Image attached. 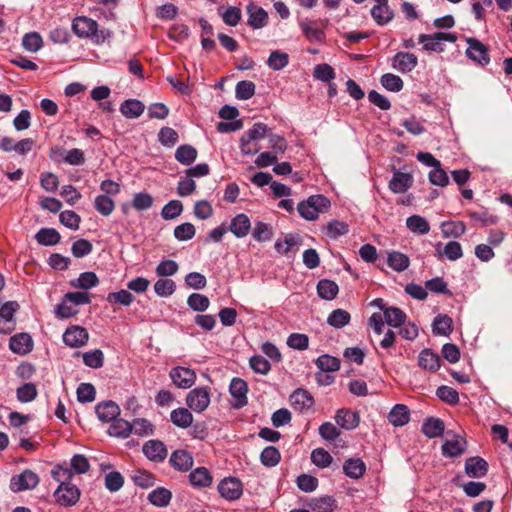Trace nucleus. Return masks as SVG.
<instances>
[{
    "label": "nucleus",
    "mask_w": 512,
    "mask_h": 512,
    "mask_svg": "<svg viewBox=\"0 0 512 512\" xmlns=\"http://www.w3.org/2000/svg\"><path fill=\"white\" fill-rule=\"evenodd\" d=\"M212 476L205 467H198L189 474V481L193 487L204 488L212 484Z\"/></svg>",
    "instance_id": "nucleus-26"
},
{
    "label": "nucleus",
    "mask_w": 512,
    "mask_h": 512,
    "mask_svg": "<svg viewBox=\"0 0 512 512\" xmlns=\"http://www.w3.org/2000/svg\"><path fill=\"white\" fill-rule=\"evenodd\" d=\"M89 339L88 331L80 326L73 325L66 329L63 334L64 343L72 348L84 346Z\"/></svg>",
    "instance_id": "nucleus-9"
},
{
    "label": "nucleus",
    "mask_w": 512,
    "mask_h": 512,
    "mask_svg": "<svg viewBox=\"0 0 512 512\" xmlns=\"http://www.w3.org/2000/svg\"><path fill=\"white\" fill-rule=\"evenodd\" d=\"M183 211V205L179 200L169 201L161 211V216L165 220H172L177 218Z\"/></svg>",
    "instance_id": "nucleus-58"
},
{
    "label": "nucleus",
    "mask_w": 512,
    "mask_h": 512,
    "mask_svg": "<svg viewBox=\"0 0 512 512\" xmlns=\"http://www.w3.org/2000/svg\"><path fill=\"white\" fill-rule=\"evenodd\" d=\"M351 316L344 309L333 310L327 318V323L337 329H340L350 322Z\"/></svg>",
    "instance_id": "nucleus-45"
},
{
    "label": "nucleus",
    "mask_w": 512,
    "mask_h": 512,
    "mask_svg": "<svg viewBox=\"0 0 512 512\" xmlns=\"http://www.w3.org/2000/svg\"><path fill=\"white\" fill-rule=\"evenodd\" d=\"M98 283L99 279L94 272H83L79 275L78 279L75 283H73V285L77 288L87 290L95 287Z\"/></svg>",
    "instance_id": "nucleus-64"
},
{
    "label": "nucleus",
    "mask_w": 512,
    "mask_h": 512,
    "mask_svg": "<svg viewBox=\"0 0 512 512\" xmlns=\"http://www.w3.org/2000/svg\"><path fill=\"white\" fill-rule=\"evenodd\" d=\"M406 226L411 232L420 235L427 234L430 230L427 220L419 215L408 217L406 220Z\"/></svg>",
    "instance_id": "nucleus-43"
},
{
    "label": "nucleus",
    "mask_w": 512,
    "mask_h": 512,
    "mask_svg": "<svg viewBox=\"0 0 512 512\" xmlns=\"http://www.w3.org/2000/svg\"><path fill=\"white\" fill-rule=\"evenodd\" d=\"M417 64V56L409 52H398L392 58V67L401 73L411 72Z\"/></svg>",
    "instance_id": "nucleus-12"
},
{
    "label": "nucleus",
    "mask_w": 512,
    "mask_h": 512,
    "mask_svg": "<svg viewBox=\"0 0 512 512\" xmlns=\"http://www.w3.org/2000/svg\"><path fill=\"white\" fill-rule=\"evenodd\" d=\"M300 27L304 36L310 42H321L325 37L324 32L321 29L313 26L310 22L303 21L300 23Z\"/></svg>",
    "instance_id": "nucleus-54"
},
{
    "label": "nucleus",
    "mask_w": 512,
    "mask_h": 512,
    "mask_svg": "<svg viewBox=\"0 0 512 512\" xmlns=\"http://www.w3.org/2000/svg\"><path fill=\"white\" fill-rule=\"evenodd\" d=\"M432 331L435 335L448 336L452 332V319L445 314H439L434 318Z\"/></svg>",
    "instance_id": "nucleus-31"
},
{
    "label": "nucleus",
    "mask_w": 512,
    "mask_h": 512,
    "mask_svg": "<svg viewBox=\"0 0 512 512\" xmlns=\"http://www.w3.org/2000/svg\"><path fill=\"white\" fill-rule=\"evenodd\" d=\"M171 421L180 428H187L193 422L192 413L186 408L174 409L170 414Z\"/></svg>",
    "instance_id": "nucleus-36"
},
{
    "label": "nucleus",
    "mask_w": 512,
    "mask_h": 512,
    "mask_svg": "<svg viewBox=\"0 0 512 512\" xmlns=\"http://www.w3.org/2000/svg\"><path fill=\"white\" fill-rule=\"evenodd\" d=\"M144 104L136 99L125 100L120 106V112L129 119L138 118L144 112Z\"/></svg>",
    "instance_id": "nucleus-28"
},
{
    "label": "nucleus",
    "mask_w": 512,
    "mask_h": 512,
    "mask_svg": "<svg viewBox=\"0 0 512 512\" xmlns=\"http://www.w3.org/2000/svg\"><path fill=\"white\" fill-rule=\"evenodd\" d=\"M371 16L378 25L382 26L393 19L394 13L388 3H383L373 6L371 9Z\"/></svg>",
    "instance_id": "nucleus-29"
},
{
    "label": "nucleus",
    "mask_w": 512,
    "mask_h": 512,
    "mask_svg": "<svg viewBox=\"0 0 512 512\" xmlns=\"http://www.w3.org/2000/svg\"><path fill=\"white\" fill-rule=\"evenodd\" d=\"M9 346L15 353L26 354L31 351L33 343L29 334L20 333L11 337Z\"/></svg>",
    "instance_id": "nucleus-24"
},
{
    "label": "nucleus",
    "mask_w": 512,
    "mask_h": 512,
    "mask_svg": "<svg viewBox=\"0 0 512 512\" xmlns=\"http://www.w3.org/2000/svg\"><path fill=\"white\" fill-rule=\"evenodd\" d=\"M74 33L80 38H90L95 44H102L112 35L108 29L98 30L96 21L88 17H77L72 23Z\"/></svg>",
    "instance_id": "nucleus-2"
},
{
    "label": "nucleus",
    "mask_w": 512,
    "mask_h": 512,
    "mask_svg": "<svg viewBox=\"0 0 512 512\" xmlns=\"http://www.w3.org/2000/svg\"><path fill=\"white\" fill-rule=\"evenodd\" d=\"M488 463L481 457H470L465 462V472L469 477L480 478L486 475Z\"/></svg>",
    "instance_id": "nucleus-19"
},
{
    "label": "nucleus",
    "mask_w": 512,
    "mask_h": 512,
    "mask_svg": "<svg viewBox=\"0 0 512 512\" xmlns=\"http://www.w3.org/2000/svg\"><path fill=\"white\" fill-rule=\"evenodd\" d=\"M218 491L226 500H237L243 492L242 483L234 477L225 478L219 483Z\"/></svg>",
    "instance_id": "nucleus-10"
},
{
    "label": "nucleus",
    "mask_w": 512,
    "mask_h": 512,
    "mask_svg": "<svg viewBox=\"0 0 512 512\" xmlns=\"http://www.w3.org/2000/svg\"><path fill=\"white\" fill-rule=\"evenodd\" d=\"M366 470L365 463L359 458H350L344 462V473L354 479L360 478Z\"/></svg>",
    "instance_id": "nucleus-30"
},
{
    "label": "nucleus",
    "mask_w": 512,
    "mask_h": 512,
    "mask_svg": "<svg viewBox=\"0 0 512 512\" xmlns=\"http://www.w3.org/2000/svg\"><path fill=\"white\" fill-rule=\"evenodd\" d=\"M144 455L153 462H163L168 454L165 444L160 440H149L142 448Z\"/></svg>",
    "instance_id": "nucleus-11"
},
{
    "label": "nucleus",
    "mask_w": 512,
    "mask_h": 512,
    "mask_svg": "<svg viewBox=\"0 0 512 512\" xmlns=\"http://www.w3.org/2000/svg\"><path fill=\"white\" fill-rule=\"evenodd\" d=\"M466 42L468 44L466 55L470 60L481 66L490 62L489 50L482 42L476 38H468Z\"/></svg>",
    "instance_id": "nucleus-7"
},
{
    "label": "nucleus",
    "mask_w": 512,
    "mask_h": 512,
    "mask_svg": "<svg viewBox=\"0 0 512 512\" xmlns=\"http://www.w3.org/2000/svg\"><path fill=\"white\" fill-rule=\"evenodd\" d=\"M187 406L196 413L205 411L210 404V392L206 387L192 389L186 396Z\"/></svg>",
    "instance_id": "nucleus-5"
},
{
    "label": "nucleus",
    "mask_w": 512,
    "mask_h": 512,
    "mask_svg": "<svg viewBox=\"0 0 512 512\" xmlns=\"http://www.w3.org/2000/svg\"><path fill=\"white\" fill-rule=\"evenodd\" d=\"M384 320L385 322L392 327H401L406 320L405 313L397 307H388L384 310Z\"/></svg>",
    "instance_id": "nucleus-40"
},
{
    "label": "nucleus",
    "mask_w": 512,
    "mask_h": 512,
    "mask_svg": "<svg viewBox=\"0 0 512 512\" xmlns=\"http://www.w3.org/2000/svg\"><path fill=\"white\" fill-rule=\"evenodd\" d=\"M197 158V150L188 144L180 145L175 151V159L182 165H190Z\"/></svg>",
    "instance_id": "nucleus-34"
},
{
    "label": "nucleus",
    "mask_w": 512,
    "mask_h": 512,
    "mask_svg": "<svg viewBox=\"0 0 512 512\" xmlns=\"http://www.w3.org/2000/svg\"><path fill=\"white\" fill-rule=\"evenodd\" d=\"M288 62H289L288 54L285 52L276 50V51L271 52V54L267 60V65L271 69H273L275 71H279V70H282L283 68H285L288 65Z\"/></svg>",
    "instance_id": "nucleus-48"
},
{
    "label": "nucleus",
    "mask_w": 512,
    "mask_h": 512,
    "mask_svg": "<svg viewBox=\"0 0 512 512\" xmlns=\"http://www.w3.org/2000/svg\"><path fill=\"white\" fill-rule=\"evenodd\" d=\"M82 358L86 366L94 369L101 368L104 363V354L100 349L85 352Z\"/></svg>",
    "instance_id": "nucleus-49"
},
{
    "label": "nucleus",
    "mask_w": 512,
    "mask_h": 512,
    "mask_svg": "<svg viewBox=\"0 0 512 512\" xmlns=\"http://www.w3.org/2000/svg\"><path fill=\"white\" fill-rule=\"evenodd\" d=\"M413 182L414 179L411 174L394 170L389 182V189L396 194L405 193L413 185Z\"/></svg>",
    "instance_id": "nucleus-13"
},
{
    "label": "nucleus",
    "mask_w": 512,
    "mask_h": 512,
    "mask_svg": "<svg viewBox=\"0 0 512 512\" xmlns=\"http://www.w3.org/2000/svg\"><path fill=\"white\" fill-rule=\"evenodd\" d=\"M387 263L394 271L403 272L409 267L410 260L407 255L393 251L388 254Z\"/></svg>",
    "instance_id": "nucleus-37"
},
{
    "label": "nucleus",
    "mask_w": 512,
    "mask_h": 512,
    "mask_svg": "<svg viewBox=\"0 0 512 512\" xmlns=\"http://www.w3.org/2000/svg\"><path fill=\"white\" fill-rule=\"evenodd\" d=\"M311 461L317 467L326 468L332 462V456L323 448L314 449L311 453Z\"/></svg>",
    "instance_id": "nucleus-62"
},
{
    "label": "nucleus",
    "mask_w": 512,
    "mask_h": 512,
    "mask_svg": "<svg viewBox=\"0 0 512 512\" xmlns=\"http://www.w3.org/2000/svg\"><path fill=\"white\" fill-rule=\"evenodd\" d=\"M444 422L439 418H428L422 425V432L429 438H436L443 434Z\"/></svg>",
    "instance_id": "nucleus-35"
},
{
    "label": "nucleus",
    "mask_w": 512,
    "mask_h": 512,
    "mask_svg": "<svg viewBox=\"0 0 512 512\" xmlns=\"http://www.w3.org/2000/svg\"><path fill=\"white\" fill-rule=\"evenodd\" d=\"M389 422L395 427L406 425L410 420V412L406 405H395L388 414Z\"/></svg>",
    "instance_id": "nucleus-25"
},
{
    "label": "nucleus",
    "mask_w": 512,
    "mask_h": 512,
    "mask_svg": "<svg viewBox=\"0 0 512 512\" xmlns=\"http://www.w3.org/2000/svg\"><path fill=\"white\" fill-rule=\"evenodd\" d=\"M316 365L322 372H335L340 368V360L336 357L324 354L316 359Z\"/></svg>",
    "instance_id": "nucleus-46"
},
{
    "label": "nucleus",
    "mask_w": 512,
    "mask_h": 512,
    "mask_svg": "<svg viewBox=\"0 0 512 512\" xmlns=\"http://www.w3.org/2000/svg\"><path fill=\"white\" fill-rule=\"evenodd\" d=\"M335 421L342 428L352 430L359 425L360 417L357 412L341 408L336 412Z\"/></svg>",
    "instance_id": "nucleus-17"
},
{
    "label": "nucleus",
    "mask_w": 512,
    "mask_h": 512,
    "mask_svg": "<svg viewBox=\"0 0 512 512\" xmlns=\"http://www.w3.org/2000/svg\"><path fill=\"white\" fill-rule=\"evenodd\" d=\"M96 414L102 422L115 420L120 414L119 406L113 401H104L96 406Z\"/></svg>",
    "instance_id": "nucleus-20"
},
{
    "label": "nucleus",
    "mask_w": 512,
    "mask_h": 512,
    "mask_svg": "<svg viewBox=\"0 0 512 512\" xmlns=\"http://www.w3.org/2000/svg\"><path fill=\"white\" fill-rule=\"evenodd\" d=\"M418 364L424 370L436 372L440 368V358L431 349H424L419 354Z\"/></svg>",
    "instance_id": "nucleus-23"
},
{
    "label": "nucleus",
    "mask_w": 512,
    "mask_h": 512,
    "mask_svg": "<svg viewBox=\"0 0 512 512\" xmlns=\"http://www.w3.org/2000/svg\"><path fill=\"white\" fill-rule=\"evenodd\" d=\"M60 222L71 230H78L81 222L80 216L72 210H65L59 215Z\"/></svg>",
    "instance_id": "nucleus-63"
},
{
    "label": "nucleus",
    "mask_w": 512,
    "mask_h": 512,
    "mask_svg": "<svg viewBox=\"0 0 512 512\" xmlns=\"http://www.w3.org/2000/svg\"><path fill=\"white\" fill-rule=\"evenodd\" d=\"M330 207V201L323 195H312L307 200L298 204L297 210L305 220L313 221L320 213L326 212Z\"/></svg>",
    "instance_id": "nucleus-3"
},
{
    "label": "nucleus",
    "mask_w": 512,
    "mask_h": 512,
    "mask_svg": "<svg viewBox=\"0 0 512 512\" xmlns=\"http://www.w3.org/2000/svg\"><path fill=\"white\" fill-rule=\"evenodd\" d=\"M172 498V493L163 487H159L148 495V500L151 504L158 506V507H165L167 506Z\"/></svg>",
    "instance_id": "nucleus-42"
},
{
    "label": "nucleus",
    "mask_w": 512,
    "mask_h": 512,
    "mask_svg": "<svg viewBox=\"0 0 512 512\" xmlns=\"http://www.w3.org/2000/svg\"><path fill=\"white\" fill-rule=\"evenodd\" d=\"M229 391L232 395V397H234L236 400H237V403L235 404L236 407H242L244 405H246L247 403V391H248V387H247V383L242 380L241 378H233L231 383H230V387H229Z\"/></svg>",
    "instance_id": "nucleus-22"
},
{
    "label": "nucleus",
    "mask_w": 512,
    "mask_h": 512,
    "mask_svg": "<svg viewBox=\"0 0 512 512\" xmlns=\"http://www.w3.org/2000/svg\"><path fill=\"white\" fill-rule=\"evenodd\" d=\"M51 475L60 483L54 492L56 502L65 507L75 505L80 498V490L70 482L72 478L71 471L67 467L57 465L51 471Z\"/></svg>",
    "instance_id": "nucleus-1"
},
{
    "label": "nucleus",
    "mask_w": 512,
    "mask_h": 512,
    "mask_svg": "<svg viewBox=\"0 0 512 512\" xmlns=\"http://www.w3.org/2000/svg\"><path fill=\"white\" fill-rule=\"evenodd\" d=\"M426 51L441 53L444 51V42H455L457 36L453 33L436 32L433 34H421L418 38Z\"/></svg>",
    "instance_id": "nucleus-4"
},
{
    "label": "nucleus",
    "mask_w": 512,
    "mask_h": 512,
    "mask_svg": "<svg viewBox=\"0 0 512 512\" xmlns=\"http://www.w3.org/2000/svg\"><path fill=\"white\" fill-rule=\"evenodd\" d=\"M16 394L20 402L28 403L37 397V388L33 383H25L17 388Z\"/></svg>",
    "instance_id": "nucleus-56"
},
{
    "label": "nucleus",
    "mask_w": 512,
    "mask_h": 512,
    "mask_svg": "<svg viewBox=\"0 0 512 512\" xmlns=\"http://www.w3.org/2000/svg\"><path fill=\"white\" fill-rule=\"evenodd\" d=\"M338 285L328 279L320 280L317 284L318 296L324 300H333L338 294Z\"/></svg>",
    "instance_id": "nucleus-32"
},
{
    "label": "nucleus",
    "mask_w": 512,
    "mask_h": 512,
    "mask_svg": "<svg viewBox=\"0 0 512 512\" xmlns=\"http://www.w3.org/2000/svg\"><path fill=\"white\" fill-rule=\"evenodd\" d=\"M42 44V37L37 32L27 33L22 39L24 49L30 52H37L42 47Z\"/></svg>",
    "instance_id": "nucleus-57"
},
{
    "label": "nucleus",
    "mask_w": 512,
    "mask_h": 512,
    "mask_svg": "<svg viewBox=\"0 0 512 512\" xmlns=\"http://www.w3.org/2000/svg\"><path fill=\"white\" fill-rule=\"evenodd\" d=\"M39 483L38 475L32 470L26 469L19 475H14L10 480V489L13 492L32 490Z\"/></svg>",
    "instance_id": "nucleus-6"
},
{
    "label": "nucleus",
    "mask_w": 512,
    "mask_h": 512,
    "mask_svg": "<svg viewBox=\"0 0 512 512\" xmlns=\"http://www.w3.org/2000/svg\"><path fill=\"white\" fill-rule=\"evenodd\" d=\"M37 242L44 246H53L60 242L61 236L56 229L42 228L35 235Z\"/></svg>",
    "instance_id": "nucleus-33"
},
{
    "label": "nucleus",
    "mask_w": 512,
    "mask_h": 512,
    "mask_svg": "<svg viewBox=\"0 0 512 512\" xmlns=\"http://www.w3.org/2000/svg\"><path fill=\"white\" fill-rule=\"evenodd\" d=\"M465 440L460 437H455L451 440H446L442 445V452L446 456L455 457L461 455L465 450Z\"/></svg>",
    "instance_id": "nucleus-39"
},
{
    "label": "nucleus",
    "mask_w": 512,
    "mask_h": 512,
    "mask_svg": "<svg viewBox=\"0 0 512 512\" xmlns=\"http://www.w3.org/2000/svg\"><path fill=\"white\" fill-rule=\"evenodd\" d=\"M178 138V133L170 127H163L158 133V141L165 147H173Z\"/></svg>",
    "instance_id": "nucleus-61"
},
{
    "label": "nucleus",
    "mask_w": 512,
    "mask_h": 512,
    "mask_svg": "<svg viewBox=\"0 0 512 512\" xmlns=\"http://www.w3.org/2000/svg\"><path fill=\"white\" fill-rule=\"evenodd\" d=\"M188 306L197 312L206 311L210 305L207 296L199 293H192L187 299Z\"/></svg>",
    "instance_id": "nucleus-52"
},
{
    "label": "nucleus",
    "mask_w": 512,
    "mask_h": 512,
    "mask_svg": "<svg viewBox=\"0 0 512 512\" xmlns=\"http://www.w3.org/2000/svg\"><path fill=\"white\" fill-rule=\"evenodd\" d=\"M349 227L345 222L333 220L327 224L326 234L332 239H336L340 236L347 234Z\"/></svg>",
    "instance_id": "nucleus-60"
},
{
    "label": "nucleus",
    "mask_w": 512,
    "mask_h": 512,
    "mask_svg": "<svg viewBox=\"0 0 512 512\" xmlns=\"http://www.w3.org/2000/svg\"><path fill=\"white\" fill-rule=\"evenodd\" d=\"M248 25L253 29H261L268 23V13L260 6L250 3L247 6Z\"/></svg>",
    "instance_id": "nucleus-14"
},
{
    "label": "nucleus",
    "mask_w": 512,
    "mask_h": 512,
    "mask_svg": "<svg viewBox=\"0 0 512 512\" xmlns=\"http://www.w3.org/2000/svg\"><path fill=\"white\" fill-rule=\"evenodd\" d=\"M281 459L279 450L274 446H268L261 452L260 460L264 466L274 467Z\"/></svg>",
    "instance_id": "nucleus-47"
},
{
    "label": "nucleus",
    "mask_w": 512,
    "mask_h": 512,
    "mask_svg": "<svg viewBox=\"0 0 512 512\" xmlns=\"http://www.w3.org/2000/svg\"><path fill=\"white\" fill-rule=\"evenodd\" d=\"M435 250L439 258L445 257L450 261H456L463 256L462 246L456 241H449L444 246L439 242L435 245Z\"/></svg>",
    "instance_id": "nucleus-15"
},
{
    "label": "nucleus",
    "mask_w": 512,
    "mask_h": 512,
    "mask_svg": "<svg viewBox=\"0 0 512 512\" xmlns=\"http://www.w3.org/2000/svg\"><path fill=\"white\" fill-rule=\"evenodd\" d=\"M442 233L445 237H461L465 231L466 227L463 222H443L442 223Z\"/></svg>",
    "instance_id": "nucleus-55"
},
{
    "label": "nucleus",
    "mask_w": 512,
    "mask_h": 512,
    "mask_svg": "<svg viewBox=\"0 0 512 512\" xmlns=\"http://www.w3.org/2000/svg\"><path fill=\"white\" fill-rule=\"evenodd\" d=\"M135 297L127 290H120L118 292H111L107 295L106 300L110 304H120L129 306L134 301Z\"/></svg>",
    "instance_id": "nucleus-53"
},
{
    "label": "nucleus",
    "mask_w": 512,
    "mask_h": 512,
    "mask_svg": "<svg viewBox=\"0 0 512 512\" xmlns=\"http://www.w3.org/2000/svg\"><path fill=\"white\" fill-rule=\"evenodd\" d=\"M154 430V425L145 418H136L131 422V433L137 436H151L154 434Z\"/></svg>",
    "instance_id": "nucleus-38"
},
{
    "label": "nucleus",
    "mask_w": 512,
    "mask_h": 512,
    "mask_svg": "<svg viewBox=\"0 0 512 512\" xmlns=\"http://www.w3.org/2000/svg\"><path fill=\"white\" fill-rule=\"evenodd\" d=\"M251 229V222L249 217L240 213L231 219L228 230L231 231L237 238H243L248 235Z\"/></svg>",
    "instance_id": "nucleus-18"
},
{
    "label": "nucleus",
    "mask_w": 512,
    "mask_h": 512,
    "mask_svg": "<svg viewBox=\"0 0 512 512\" xmlns=\"http://www.w3.org/2000/svg\"><path fill=\"white\" fill-rule=\"evenodd\" d=\"M19 308V305L15 301H9L3 304L0 308V332L10 330L11 327H5L7 324H11L14 318V314Z\"/></svg>",
    "instance_id": "nucleus-27"
},
{
    "label": "nucleus",
    "mask_w": 512,
    "mask_h": 512,
    "mask_svg": "<svg viewBox=\"0 0 512 512\" xmlns=\"http://www.w3.org/2000/svg\"><path fill=\"white\" fill-rule=\"evenodd\" d=\"M169 376L173 384L181 389H188L192 387L196 381L195 371L183 366L172 368Z\"/></svg>",
    "instance_id": "nucleus-8"
},
{
    "label": "nucleus",
    "mask_w": 512,
    "mask_h": 512,
    "mask_svg": "<svg viewBox=\"0 0 512 512\" xmlns=\"http://www.w3.org/2000/svg\"><path fill=\"white\" fill-rule=\"evenodd\" d=\"M252 237L258 242H267L272 239L273 231L268 224L258 221L255 223Z\"/></svg>",
    "instance_id": "nucleus-50"
},
{
    "label": "nucleus",
    "mask_w": 512,
    "mask_h": 512,
    "mask_svg": "<svg viewBox=\"0 0 512 512\" xmlns=\"http://www.w3.org/2000/svg\"><path fill=\"white\" fill-rule=\"evenodd\" d=\"M301 243V238L298 234H287L284 240H277L275 242V249L280 254H288L294 247H298Z\"/></svg>",
    "instance_id": "nucleus-41"
},
{
    "label": "nucleus",
    "mask_w": 512,
    "mask_h": 512,
    "mask_svg": "<svg viewBox=\"0 0 512 512\" xmlns=\"http://www.w3.org/2000/svg\"><path fill=\"white\" fill-rule=\"evenodd\" d=\"M109 434L114 437L127 438L131 433V422L124 419H115L109 427Z\"/></svg>",
    "instance_id": "nucleus-44"
},
{
    "label": "nucleus",
    "mask_w": 512,
    "mask_h": 512,
    "mask_svg": "<svg viewBox=\"0 0 512 512\" xmlns=\"http://www.w3.org/2000/svg\"><path fill=\"white\" fill-rule=\"evenodd\" d=\"M170 464L178 471H188L193 466V457L186 450H176L171 454Z\"/></svg>",
    "instance_id": "nucleus-21"
},
{
    "label": "nucleus",
    "mask_w": 512,
    "mask_h": 512,
    "mask_svg": "<svg viewBox=\"0 0 512 512\" xmlns=\"http://www.w3.org/2000/svg\"><path fill=\"white\" fill-rule=\"evenodd\" d=\"M292 407L299 412L309 410L314 405V398L305 389H297L290 396Z\"/></svg>",
    "instance_id": "nucleus-16"
},
{
    "label": "nucleus",
    "mask_w": 512,
    "mask_h": 512,
    "mask_svg": "<svg viewBox=\"0 0 512 512\" xmlns=\"http://www.w3.org/2000/svg\"><path fill=\"white\" fill-rule=\"evenodd\" d=\"M235 94L239 100H248L255 94V84L247 80L240 81L236 85Z\"/></svg>",
    "instance_id": "nucleus-59"
},
{
    "label": "nucleus",
    "mask_w": 512,
    "mask_h": 512,
    "mask_svg": "<svg viewBox=\"0 0 512 512\" xmlns=\"http://www.w3.org/2000/svg\"><path fill=\"white\" fill-rule=\"evenodd\" d=\"M95 209L103 216H109L114 208V201L107 195H98L94 200Z\"/></svg>",
    "instance_id": "nucleus-51"
}]
</instances>
